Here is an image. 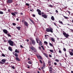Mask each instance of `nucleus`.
<instances>
[{"instance_id":"obj_18","label":"nucleus","mask_w":73,"mask_h":73,"mask_svg":"<svg viewBox=\"0 0 73 73\" xmlns=\"http://www.w3.org/2000/svg\"><path fill=\"white\" fill-rule=\"evenodd\" d=\"M1 61L3 62H5L6 61V60L4 59H2L1 60Z\"/></svg>"},{"instance_id":"obj_36","label":"nucleus","mask_w":73,"mask_h":73,"mask_svg":"<svg viewBox=\"0 0 73 73\" xmlns=\"http://www.w3.org/2000/svg\"><path fill=\"white\" fill-rule=\"evenodd\" d=\"M49 45L51 46H53V45L51 43H49Z\"/></svg>"},{"instance_id":"obj_15","label":"nucleus","mask_w":73,"mask_h":73,"mask_svg":"<svg viewBox=\"0 0 73 73\" xmlns=\"http://www.w3.org/2000/svg\"><path fill=\"white\" fill-rule=\"evenodd\" d=\"M69 53H70V54L71 56H73V53L72 52H70V51H69Z\"/></svg>"},{"instance_id":"obj_31","label":"nucleus","mask_w":73,"mask_h":73,"mask_svg":"<svg viewBox=\"0 0 73 73\" xmlns=\"http://www.w3.org/2000/svg\"><path fill=\"white\" fill-rule=\"evenodd\" d=\"M44 44H48V42H47L46 41H44Z\"/></svg>"},{"instance_id":"obj_22","label":"nucleus","mask_w":73,"mask_h":73,"mask_svg":"<svg viewBox=\"0 0 73 73\" xmlns=\"http://www.w3.org/2000/svg\"><path fill=\"white\" fill-rule=\"evenodd\" d=\"M11 14L13 16H16V14L15 13H11Z\"/></svg>"},{"instance_id":"obj_48","label":"nucleus","mask_w":73,"mask_h":73,"mask_svg":"<svg viewBox=\"0 0 73 73\" xmlns=\"http://www.w3.org/2000/svg\"><path fill=\"white\" fill-rule=\"evenodd\" d=\"M49 57H52V55H49Z\"/></svg>"},{"instance_id":"obj_46","label":"nucleus","mask_w":73,"mask_h":73,"mask_svg":"<svg viewBox=\"0 0 73 73\" xmlns=\"http://www.w3.org/2000/svg\"><path fill=\"white\" fill-rule=\"evenodd\" d=\"M41 69H42V70H43V69H44V68H43V67H42L41 68Z\"/></svg>"},{"instance_id":"obj_26","label":"nucleus","mask_w":73,"mask_h":73,"mask_svg":"<svg viewBox=\"0 0 73 73\" xmlns=\"http://www.w3.org/2000/svg\"><path fill=\"white\" fill-rule=\"evenodd\" d=\"M63 17H64V18H65V19H68V17H65L64 16V15H63Z\"/></svg>"},{"instance_id":"obj_8","label":"nucleus","mask_w":73,"mask_h":73,"mask_svg":"<svg viewBox=\"0 0 73 73\" xmlns=\"http://www.w3.org/2000/svg\"><path fill=\"white\" fill-rule=\"evenodd\" d=\"M42 17H43L44 18V19H46V18H47V16L45 14L42 15Z\"/></svg>"},{"instance_id":"obj_51","label":"nucleus","mask_w":73,"mask_h":73,"mask_svg":"<svg viewBox=\"0 0 73 73\" xmlns=\"http://www.w3.org/2000/svg\"><path fill=\"white\" fill-rule=\"evenodd\" d=\"M56 13H58V11L57 10H56Z\"/></svg>"},{"instance_id":"obj_34","label":"nucleus","mask_w":73,"mask_h":73,"mask_svg":"<svg viewBox=\"0 0 73 73\" xmlns=\"http://www.w3.org/2000/svg\"><path fill=\"white\" fill-rule=\"evenodd\" d=\"M25 5L27 6H29V4L28 3H26Z\"/></svg>"},{"instance_id":"obj_21","label":"nucleus","mask_w":73,"mask_h":73,"mask_svg":"<svg viewBox=\"0 0 73 73\" xmlns=\"http://www.w3.org/2000/svg\"><path fill=\"white\" fill-rule=\"evenodd\" d=\"M15 57H18V54L17 53H15Z\"/></svg>"},{"instance_id":"obj_20","label":"nucleus","mask_w":73,"mask_h":73,"mask_svg":"<svg viewBox=\"0 0 73 73\" xmlns=\"http://www.w3.org/2000/svg\"><path fill=\"white\" fill-rule=\"evenodd\" d=\"M21 28V27H17V29H18V30H19V31L20 30V28Z\"/></svg>"},{"instance_id":"obj_63","label":"nucleus","mask_w":73,"mask_h":73,"mask_svg":"<svg viewBox=\"0 0 73 73\" xmlns=\"http://www.w3.org/2000/svg\"><path fill=\"white\" fill-rule=\"evenodd\" d=\"M70 31H73V30L72 29H70Z\"/></svg>"},{"instance_id":"obj_16","label":"nucleus","mask_w":73,"mask_h":73,"mask_svg":"<svg viewBox=\"0 0 73 73\" xmlns=\"http://www.w3.org/2000/svg\"><path fill=\"white\" fill-rule=\"evenodd\" d=\"M48 64L49 66H50V65H51V62L48 61Z\"/></svg>"},{"instance_id":"obj_9","label":"nucleus","mask_w":73,"mask_h":73,"mask_svg":"<svg viewBox=\"0 0 73 73\" xmlns=\"http://www.w3.org/2000/svg\"><path fill=\"white\" fill-rule=\"evenodd\" d=\"M31 49L32 50H35V48L33 47V46H31Z\"/></svg>"},{"instance_id":"obj_52","label":"nucleus","mask_w":73,"mask_h":73,"mask_svg":"<svg viewBox=\"0 0 73 73\" xmlns=\"http://www.w3.org/2000/svg\"><path fill=\"white\" fill-rule=\"evenodd\" d=\"M46 36H48V35H45V37H46Z\"/></svg>"},{"instance_id":"obj_4","label":"nucleus","mask_w":73,"mask_h":73,"mask_svg":"<svg viewBox=\"0 0 73 73\" xmlns=\"http://www.w3.org/2000/svg\"><path fill=\"white\" fill-rule=\"evenodd\" d=\"M31 42L33 45H36V42L34 40H31Z\"/></svg>"},{"instance_id":"obj_44","label":"nucleus","mask_w":73,"mask_h":73,"mask_svg":"<svg viewBox=\"0 0 73 73\" xmlns=\"http://www.w3.org/2000/svg\"><path fill=\"white\" fill-rule=\"evenodd\" d=\"M20 46L21 48H23V46H22V45H21Z\"/></svg>"},{"instance_id":"obj_11","label":"nucleus","mask_w":73,"mask_h":73,"mask_svg":"<svg viewBox=\"0 0 73 73\" xmlns=\"http://www.w3.org/2000/svg\"><path fill=\"white\" fill-rule=\"evenodd\" d=\"M51 41H53V42H54V41H55V40H54V38L52 37L51 38Z\"/></svg>"},{"instance_id":"obj_1","label":"nucleus","mask_w":73,"mask_h":73,"mask_svg":"<svg viewBox=\"0 0 73 73\" xmlns=\"http://www.w3.org/2000/svg\"><path fill=\"white\" fill-rule=\"evenodd\" d=\"M46 31L47 32H51V33H53V29L52 28H50V29L47 28L46 29Z\"/></svg>"},{"instance_id":"obj_50","label":"nucleus","mask_w":73,"mask_h":73,"mask_svg":"<svg viewBox=\"0 0 73 73\" xmlns=\"http://www.w3.org/2000/svg\"><path fill=\"white\" fill-rule=\"evenodd\" d=\"M68 12L69 13V14H70V11H68Z\"/></svg>"},{"instance_id":"obj_32","label":"nucleus","mask_w":73,"mask_h":73,"mask_svg":"<svg viewBox=\"0 0 73 73\" xmlns=\"http://www.w3.org/2000/svg\"><path fill=\"white\" fill-rule=\"evenodd\" d=\"M7 35L9 36V37H11V35L9 34H7Z\"/></svg>"},{"instance_id":"obj_12","label":"nucleus","mask_w":73,"mask_h":73,"mask_svg":"<svg viewBox=\"0 0 73 73\" xmlns=\"http://www.w3.org/2000/svg\"><path fill=\"white\" fill-rule=\"evenodd\" d=\"M24 24L25 25V26H27V27H28V23L26 22H25Z\"/></svg>"},{"instance_id":"obj_28","label":"nucleus","mask_w":73,"mask_h":73,"mask_svg":"<svg viewBox=\"0 0 73 73\" xmlns=\"http://www.w3.org/2000/svg\"><path fill=\"white\" fill-rule=\"evenodd\" d=\"M55 61H56V62H59V60L57 59H55Z\"/></svg>"},{"instance_id":"obj_5","label":"nucleus","mask_w":73,"mask_h":73,"mask_svg":"<svg viewBox=\"0 0 73 73\" xmlns=\"http://www.w3.org/2000/svg\"><path fill=\"white\" fill-rule=\"evenodd\" d=\"M3 31L4 33L5 34H6V35L8 33V31L6 29L3 30Z\"/></svg>"},{"instance_id":"obj_47","label":"nucleus","mask_w":73,"mask_h":73,"mask_svg":"<svg viewBox=\"0 0 73 73\" xmlns=\"http://www.w3.org/2000/svg\"><path fill=\"white\" fill-rule=\"evenodd\" d=\"M54 25H55L56 26H57V25H56V23H54Z\"/></svg>"},{"instance_id":"obj_25","label":"nucleus","mask_w":73,"mask_h":73,"mask_svg":"<svg viewBox=\"0 0 73 73\" xmlns=\"http://www.w3.org/2000/svg\"><path fill=\"white\" fill-rule=\"evenodd\" d=\"M36 41L37 43H38V39L36 38Z\"/></svg>"},{"instance_id":"obj_27","label":"nucleus","mask_w":73,"mask_h":73,"mask_svg":"<svg viewBox=\"0 0 73 73\" xmlns=\"http://www.w3.org/2000/svg\"><path fill=\"white\" fill-rule=\"evenodd\" d=\"M39 45H42V43H41V41L40 40Z\"/></svg>"},{"instance_id":"obj_19","label":"nucleus","mask_w":73,"mask_h":73,"mask_svg":"<svg viewBox=\"0 0 73 73\" xmlns=\"http://www.w3.org/2000/svg\"><path fill=\"white\" fill-rule=\"evenodd\" d=\"M8 48H9V50H10V51H12V48H11V47H9Z\"/></svg>"},{"instance_id":"obj_64","label":"nucleus","mask_w":73,"mask_h":73,"mask_svg":"<svg viewBox=\"0 0 73 73\" xmlns=\"http://www.w3.org/2000/svg\"><path fill=\"white\" fill-rule=\"evenodd\" d=\"M71 51H72V52H73V49H72L71 50Z\"/></svg>"},{"instance_id":"obj_6","label":"nucleus","mask_w":73,"mask_h":73,"mask_svg":"<svg viewBox=\"0 0 73 73\" xmlns=\"http://www.w3.org/2000/svg\"><path fill=\"white\" fill-rule=\"evenodd\" d=\"M37 12H38V13L39 15H41V11L40 10L38 9L37 10Z\"/></svg>"},{"instance_id":"obj_24","label":"nucleus","mask_w":73,"mask_h":73,"mask_svg":"<svg viewBox=\"0 0 73 73\" xmlns=\"http://www.w3.org/2000/svg\"><path fill=\"white\" fill-rule=\"evenodd\" d=\"M49 50L51 53H53L54 52L53 50Z\"/></svg>"},{"instance_id":"obj_55","label":"nucleus","mask_w":73,"mask_h":73,"mask_svg":"<svg viewBox=\"0 0 73 73\" xmlns=\"http://www.w3.org/2000/svg\"><path fill=\"white\" fill-rule=\"evenodd\" d=\"M21 15H23V13H21Z\"/></svg>"},{"instance_id":"obj_39","label":"nucleus","mask_w":73,"mask_h":73,"mask_svg":"<svg viewBox=\"0 0 73 73\" xmlns=\"http://www.w3.org/2000/svg\"><path fill=\"white\" fill-rule=\"evenodd\" d=\"M30 21H31V22L33 23V20H31V19H30Z\"/></svg>"},{"instance_id":"obj_37","label":"nucleus","mask_w":73,"mask_h":73,"mask_svg":"<svg viewBox=\"0 0 73 73\" xmlns=\"http://www.w3.org/2000/svg\"><path fill=\"white\" fill-rule=\"evenodd\" d=\"M13 25H14V26H15V25H16V23H13Z\"/></svg>"},{"instance_id":"obj_13","label":"nucleus","mask_w":73,"mask_h":73,"mask_svg":"<svg viewBox=\"0 0 73 73\" xmlns=\"http://www.w3.org/2000/svg\"><path fill=\"white\" fill-rule=\"evenodd\" d=\"M15 53H19V50L16 49L15 51Z\"/></svg>"},{"instance_id":"obj_41","label":"nucleus","mask_w":73,"mask_h":73,"mask_svg":"<svg viewBox=\"0 0 73 73\" xmlns=\"http://www.w3.org/2000/svg\"><path fill=\"white\" fill-rule=\"evenodd\" d=\"M63 50H64V51H65V52L66 51V49H65V48H63Z\"/></svg>"},{"instance_id":"obj_10","label":"nucleus","mask_w":73,"mask_h":73,"mask_svg":"<svg viewBox=\"0 0 73 73\" xmlns=\"http://www.w3.org/2000/svg\"><path fill=\"white\" fill-rule=\"evenodd\" d=\"M15 60H16L17 61H20V59L18 57H16Z\"/></svg>"},{"instance_id":"obj_54","label":"nucleus","mask_w":73,"mask_h":73,"mask_svg":"<svg viewBox=\"0 0 73 73\" xmlns=\"http://www.w3.org/2000/svg\"><path fill=\"white\" fill-rule=\"evenodd\" d=\"M59 64H60V66H61L62 65L61 63H60Z\"/></svg>"},{"instance_id":"obj_62","label":"nucleus","mask_w":73,"mask_h":73,"mask_svg":"<svg viewBox=\"0 0 73 73\" xmlns=\"http://www.w3.org/2000/svg\"><path fill=\"white\" fill-rule=\"evenodd\" d=\"M17 21H19V19L18 18L17 19Z\"/></svg>"},{"instance_id":"obj_61","label":"nucleus","mask_w":73,"mask_h":73,"mask_svg":"<svg viewBox=\"0 0 73 73\" xmlns=\"http://www.w3.org/2000/svg\"><path fill=\"white\" fill-rule=\"evenodd\" d=\"M41 48H44V47L43 46H41Z\"/></svg>"},{"instance_id":"obj_53","label":"nucleus","mask_w":73,"mask_h":73,"mask_svg":"<svg viewBox=\"0 0 73 73\" xmlns=\"http://www.w3.org/2000/svg\"><path fill=\"white\" fill-rule=\"evenodd\" d=\"M14 13H15V14H17V12H15Z\"/></svg>"},{"instance_id":"obj_29","label":"nucleus","mask_w":73,"mask_h":73,"mask_svg":"<svg viewBox=\"0 0 73 73\" xmlns=\"http://www.w3.org/2000/svg\"><path fill=\"white\" fill-rule=\"evenodd\" d=\"M1 55L3 57H6V56H5V55H4V54H2Z\"/></svg>"},{"instance_id":"obj_45","label":"nucleus","mask_w":73,"mask_h":73,"mask_svg":"<svg viewBox=\"0 0 73 73\" xmlns=\"http://www.w3.org/2000/svg\"><path fill=\"white\" fill-rule=\"evenodd\" d=\"M54 65H57V63L56 62H54Z\"/></svg>"},{"instance_id":"obj_59","label":"nucleus","mask_w":73,"mask_h":73,"mask_svg":"<svg viewBox=\"0 0 73 73\" xmlns=\"http://www.w3.org/2000/svg\"><path fill=\"white\" fill-rule=\"evenodd\" d=\"M27 42H28V41H29V40L27 39Z\"/></svg>"},{"instance_id":"obj_30","label":"nucleus","mask_w":73,"mask_h":73,"mask_svg":"<svg viewBox=\"0 0 73 73\" xmlns=\"http://www.w3.org/2000/svg\"><path fill=\"white\" fill-rule=\"evenodd\" d=\"M4 13H3V12H2V11H0V14H1V15H3V14Z\"/></svg>"},{"instance_id":"obj_57","label":"nucleus","mask_w":73,"mask_h":73,"mask_svg":"<svg viewBox=\"0 0 73 73\" xmlns=\"http://www.w3.org/2000/svg\"><path fill=\"white\" fill-rule=\"evenodd\" d=\"M38 48L40 49H41V47H38Z\"/></svg>"},{"instance_id":"obj_35","label":"nucleus","mask_w":73,"mask_h":73,"mask_svg":"<svg viewBox=\"0 0 73 73\" xmlns=\"http://www.w3.org/2000/svg\"><path fill=\"white\" fill-rule=\"evenodd\" d=\"M28 63L29 64H32V62H31L29 61L28 62Z\"/></svg>"},{"instance_id":"obj_33","label":"nucleus","mask_w":73,"mask_h":73,"mask_svg":"<svg viewBox=\"0 0 73 73\" xmlns=\"http://www.w3.org/2000/svg\"><path fill=\"white\" fill-rule=\"evenodd\" d=\"M38 58H40V59H41V58H42L41 56H38Z\"/></svg>"},{"instance_id":"obj_17","label":"nucleus","mask_w":73,"mask_h":73,"mask_svg":"<svg viewBox=\"0 0 73 73\" xmlns=\"http://www.w3.org/2000/svg\"><path fill=\"white\" fill-rule=\"evenodd\" d=\"M43 54L44 55V56H45V57H48V55H47L46 54L44 53H43Z\"/></svg>"},{"instance_id":"obj_3","label":"nucleus","mask_w":73,"mask_h":73,"mask_svg":"<svg viewBox=\"0 0 73 73\" xmlns=\"http://www.w3.org/2000/svg\"><path fill=\"white\" fill-rule=\"evenodd\" d=\"M63 35H64V36H65V37H66V38L68 37H69V35L66 34V33H63Z\"/></svg>"},{"instance_id":"obj_7","label":"nucleus","mask_w":73,"mask_h":73,"mask_svg":"<svg viewBox=\"0 0 73 73\" xmlns=\"http://www.w3.org/2000/svg\"><path fill=\"white\" fill-rule=\"evenodd\" d=\"M13 2V0H8L7 1V3H12Z\"/></svg>"},{"instance_id":"obj_2","label":"nucleus","mask_w":73,"mask_h":73,"mask_svg":"<svg viewBox=\"0 0 73 73\" xmlns=\"http://www.w3.org/2000/svg\"><path fill=\"white\" fill-rule=\"evenodd\" d=\"M8 43L11 46H13V42L11 40H9L8 41Z\"/></svg>"},{"instance_id":"obj_43","label":"nucleus","mask_w":73,"mask_h":73,"mask_svg":"<svg viewBox=\"0 0 73 73\" xmlns=\"http://www.w3.org/2000/svg\"><path fill=\"white\" fill-rule=\"evenodd\" d=\"M59 53H61V51L59 50Z\"/></svg>"},{"instance_id":"obj_58","label":"nucleus","mask_w":73,"mask_h":73,"mask_svg":"<svg viewBox=\"0 0 73 73\" xmlns=\"http://www.w3.org/2000/svg\"><path fill=\"white\" fill-rule=\"evenodd\" d=\"M30 11H31V12H32V9H30Z\"/></svg>"},{"instance_id":"obj_40","label":"nucleus","mask_w":73,"mask_h":73,"mask_svg":"<svg viewBox=\"0 0 73 73\" xmlns=\"http://www.w3.org/2000/svg\"><path fill=\"white\" fill-rule=\"evenodd\" d=\"M11 68H12L13 69H15V67H14V66H11Z\"/></svg>"},{"instance_id":"obj_38","label":"nucleus","mask_w":73,"mask_h":73,"mask_svg":"<svg viewBox=\"0 0 73 73\" xmlns=\"http://www.w3.org/2000/svg\"><path fill=\"white\" fill-rule=\"evenodd\" d=\"M40 62L41 63V64H42V61L41 60H39Z\"/></svg>"},{"instance_id":"obj_42","label":"nucleus","mask_w":73,"mask_h":73,"mask_svg":"<svg viewBox=\"0 0 73 73\" xmlns=\"http://www.w3.org/2000/svg\"><path fill=\"white\" fill-rule=\"evenodd\" d=\"M50 7H51V8H53V6H52V5H50Z\"/></svg>"},{"instance_id":"obj_60","label":"nucleus","mask_w":73,"mask_h":73,"mask_svg":"<svg viewBox=\"0 0 73 73\" xmlns=\"http://www.w3.org/2000/svg\"><path fill=\"white\" fill-rule=\"evenodd\" d=\"M67 24V25H70V26H71V25H69V24Z\"/></svg>"},{"instance_id":"obj_23","label":"nucleus","mask_w":73,"mask_h":73,"mask_svg":"<svg viewBox=\"0 0 73 73\" xmlns=\"http://www.w3.org/2000/svg\"><path fill=\"white\" fill-rule=\"evenodd\" d=\"M59 23H60V24H62V25H64V24L62 23V22L61 21H59Z\"/></svg>"},{"instance_id":"obj_49","label":"nucleus","mask_w":73,"mask_h":73,"mask_svg":"<svg viewBox=\"0 0 73 73\" xmlns=\"http://www.w3.org/2000/svg\"><path fill=\"white\" fill-rule=\"evenodd\" d=\"M33 17H35V15H34V14H33Z\"/></svg>"},{"instance_id":"obj_56","label":"nucleus","mask_w":73,"mask_h":73,"mask_svg":"<svg viewBox=\"0 0 73 73\" xmlns=\"http://www.w3.org/2000/svg\"><path fill=\"white\" fill-rule=\"evenodd\" d=\"M8 12H10V10L8 9Z\"/></svg>"},{"instance_id":"obj_14","label":"nucleus","mask_w":73,"mask_h":73,"mask_svg":"<svg viewBox=\"0 0 73 73\" xmlns=\"http://www.w3.org/2000/svg\"><path fill=\"white\" fill-rule=\"evenodd\" d=\"M51 19L53 21H54V17L53 16H52L51 17Z\"/></svg>"}]
</instances>
